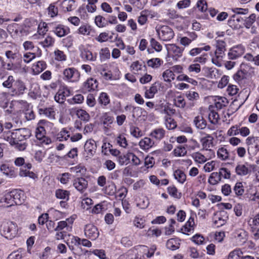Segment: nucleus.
<instances>
[{
  "mask_svg": "<svg viewBox=\"0 0 259 259\" xmlns=\"http://www.w3.org/2000/svg\"><path fill=\"white\" fill-rule=\"evenodd\" d=\"M30 131L26 128L16 129L14 131H5L3 135V138L8 142L12 146L19 151L24 150L27 146L24 141L29 138Z\"/></svg>",
  "mask_w": 259,
  "mask_h": 259,
  "instance_id": "f257e3e1",
  "label": "nucleus"
},
{
  "mask_svg": "<svg viewBox=\"0 0 259 259\" xmlns=\"http://www.w3.org/2000/svg\"><path fill=\"white\" fill-rule=\"evenodd\" d=\"M0 231L2 235L7 239H12L17 234V226L13 222L5 221L1 225Z\"/></svg>",
  "mask_w": 259,
  "mask_h": 259,
  "instance_id": "f03ea898",
  "label": "nucleus"
},
{
  "mask_svg": "<svg viewBox=\"0 0 259 259\" xmlns=\"http://www.w3.org/2000/svg\"><path fill=\"white\" fill-rule=\"evenodd\" d=\"M159 37L163 41H169L174 36L172 29L169 26L163 25L156 29Z\"/></svg>",
  "mask_w": 259,
  "mask_h": 259,
  "instance_id": "7ed1b4c3",
  "label": "nucleus"
},
{
  "mask_svg": "<svg viewBox=\"0 0 259 259\" xmlns=\"http://www.w3.org/2000/svg\"><path fill=\"white\" fill-rule=\"evenodd\" d=\"M81 58L85 61L94 62L97 60V54L92 53L86 46L80 45L78 47Z\"/></svg>",
  "mask_w": 259,
  "mask_h": 259,
  "instance_id": "20e7f679",
  "label": "nucleus"
},
{
  "mask_svg": "<svg viewBox=\"0 0 259 259\" xmlns=\"http://www.w3.org/2000/svg\"><path fill=\"white\" fill-rule=\"evenodd\" d=\"M18 66L14 62L9 61L6 63L0 56V79H3L8 74L7 71L14 70Z\"/></svg>",
  "mask_w": 259,
  "mask_h": 259,
  "instance_id": "39448f33",
  "label": "nucleus"
},
{
  "mask_svg": "<svg viewBox=\"0 0 259 259\" xmlns=\"http://www.w3.org/2000/svg\"><path fill=\"white\" fill-rule=\"evenodd\" d=\"M71 95H72V92L70 89L66 85H63L60 88L55 95L54 99L57 102L62 104L64 102L66 98Z\"/></svg>",
  "mask_w": 259,
  "mask_h": 259,
  "instance_id": "423d86ee",
  "label": "nucleus"
},
{
  "mask_svg": "<svg viewBox=\"0 0 259 259\" xmlns=\"http://www.w3.org/2000/svg\"><path fill=\"white\" fill-rule=\"evenodd\" d=\"M258 138L248 137L246 139V144L248 146L247 151L249 154H255L258 150Z\"/></svg>",
  "mask_w": 259,
  "mask_h": 259,
  "instance_id": "0eeeda50",
  "label": "nucleus"
},
{
  "mask_svg": "<svg viewBox=\"0 0 259 259\" xmlns=\"http://www.w3.org/2000/svg\"><path fill=\"white\" fill-rule=\"evenodd\" d=\"M245 48L242 45L234 46L231 48L228 53L229 59L235 60L240 57L245 52Z\"/></svg>",
  "mask_w": 259,
  "mask_h": 259,
  "instance_id": "6e6552de",
  "label": "nucleus"
},
{
  "mask_svg": "<svg viewBox=\"0 0 259 259\" xmlns=\"http://www.w3.org/2000/svg\"><path fill=\"white\" fill-rule=\"evenodd\" d=\"M64 79L71 82H74L79 79L80 75L78 71L74 68H68L63 71Z\"/></svg>",
  "mask_w": 259,
  "mask_h": 259,
  "instance_id": "1a4fd4ad",
  "label": "nucleus"
},
{
  "mask_svg": "<svg viewBox=\"0 0 259 259\" xmlns=\"http://www.w3.org/2000/svg\"><path fill=\"white\" fill-rule=\"evenodd\" d=\"M184 48L180 47L175 44H170L167 48L168 53L174 60H177L182 56Z\"/></svg>",
  "mask_w": 259,
  "mask_h": 259,
  "instance_id": "9d476101",
  "label": "nucleus"
},
{
  "mask_svg": "<svg viewBox=\"0 0 259 259\" xmlns=\"http://www.w3.org/2000/svg\"><path fill=\"white\" fill-rule=\"evenodd\" d=\"M84 232L85 236L93 240L97 238L99 235L97 228L92 224L85 225Z\"/></svg>",
  "mask_w": 259,
  "mask_h": 259,
  "instance_id": "9b49d317",
  "label": "nucleus"
},
{
  "mask_svg": "<svg viewBox=\"0 0 259 259\" xmlns=\"http://www.w3.org/2000/svg\"><path fill=\"white\" fill-rule=\"evenodd\" d=\"M98 85V81L93 78H88L83 83L81 89L84 93L95 91Z\"/></svg>",
  "mask_w": 259,
  "mask_h": 259,
  "instance_id": "f8f14e48",
  "label": "nucleus"
},
{
  "mask_svg": "<svg viewBox=\"0 0 259 259\" xmlns=\"http://www.w3.org/2000/svg\"><path fill=\"white\" fill-rule=\"evenodd\" d=\"M73 185L80 193H83L88 186V181L83 178H77L74 180Z\"/></svg>",
  "mask_w": 259,
  "mask_h": 259,
  "instance_id": "ddd939ff",
  "label": "nucleus"
},
{
  "mask_svg": "<svg viewBox=\"0 0 259 259\" xmlns=\"http://www.w3.org/2000/svg\"><path fill=\"white\" fill-rule=\"evenodd\" d=\"M70 114L72 116L75 114L81 120L87 122L90 119V116L85 110L81 109L73 108L70 110Z\"/></svg>",
  "mask_w": 259,
  "mask_h": 259,
  "instance_id": "4468645a",
  "label": "nucleus"
},
{
  "mask_svg": "<svg viewBox=\"0 0 259 259\" xmlns=\"http://www.w3.org/2000/svg\"><path fill=\"white\" fill-rule=\"evenodd\" d=\"M53 32L58 37H63L70 32V29L68 26L62 24H58L53 27Z\"/></svg>",
  "mask_w": 259,
  "mask_h": 259,
  "instance_id": "2eb2a0df",
  "label": "nucleus"
},
{
  "mask_svg": "<svg viewBox=\"0 0 259 259\" xmlns=\"http://www.w3.org/2000/svg\"><path fill=\"white\" fill-rule=\"evenodd\" d=\"M216 41V50L215 51V55L217 58L222 59L225 55V51H226V42L222 40L217 39Z\"/></svg>",
  "mask_w": 259,
  "mask_h": 259,
  "instance_id": "dca6fc26",
  "label": "nucleus"
},
{
  "mask_svg": "<svg viewBox=\"0 0 259 259\" xmlns=\"http://www.w3.org/2000/svg\"><path fill=\"white\" fill-rule=\"evenodd\" d=\"M0 170L7 177L13 178L17 176V172L15 167L10 166L7 164H3L1 166Z\"/></svg>",
  "mask_w": 259,
  "mask_h": 259,
  "instance_id": "f3484780",
  "label": "nucleus"
},
{
  "mask_svg": "<svg viewBox=\"0 0 259 259\" xmlns=\"http://www.w3.org/2000/svg\"><path fill=\"white\" fill-rule=\"evenodd\" d=\"M13 200L15 205H20L24 201L23 192L20 190L15 189L11 191Z\"/></svg>",
  "mask_w": 259,
  "mask_h": 259,
  "instance_id": "a211bd4d",
  "label": "nucleus"
},
{
  "mask_svg": "<svg viewBox=\"0 0 259 259\" xmlns=\"http://www.w3.org/2000/svg\"><path fill=\"white\" fill-rule=\"evenodd\" d=\"M26 89L24 83L21 80H17L15 83L14 87L12 88V95L19 96L22 95Z\"/></svg>",
  "mask_w": 259,
  "mask_h": 259,
  "instance_id": "6ab92c4d",
  "label": "nucleus"
},
{
  "mask_svg": "<svg viewBox=\"0 0 259 259\" xmlns=\"http://www.w3.org/2000/svg\"><path fill=\"white\" fill-rule=\"evenodd\" d=\"M5 55L9 61L14 62L18 65H21L22 60L21 55L19 53H14L12 51H7Z\"/></svg>",
  "mask_w": 259,
  "mask_h": 259,
  "instance_id": "aec40b11",
  "label": "nucleus"
},
{
  "mask_svg": "<svg viewBox=\"0 0 259 259\" xmlns=\"http://www.w3.org/2000/svg\"><path fill=\"white\" fill-rule=\"evenodd\" d=\"M248 166H249L250 167L254 166V165H249L247 163H246V164H238L235 168V171L237 175L240 176H244L248 174H249L251 172V170L249 168Z\"/></svg>",
  "mask_w": 259,
  "mask_h": 259,
  "instance_id": "412c9836",
  "label": "nucleus"
},
{
  "mask_svg": "<svg viewBox=\"0 0 259 259\" xmlns=\"http://www.w3.org/2000/svg\"><path fill=\"white\" fill-rule=\"evenodd\" d=\"M96 144L94 140H90L86 142L84 146L85 151L88 154V157H91L94 155L96 150Z\"/></svg>",
  "mask_w": 259,
  "mask_h": 259,
  "instance_id": "4be33fe9",
  "label": "nucleus"
},
{
  "mask_svg": "<svg viewBox=\"0 0 259 259\" xmlns=\"http://www.w3.org/2000/svg\"><path fill=\"white\" fill-rule=\"evenodd\" d=\"M38 112L40 115L45 116L50 119H54L55 112L52 107L41 108L38 107Z\"/></svg>",
  "mask_w": 259,
  "mask_h": 259,
  "instance_id": "5701e85b",
  "label": "nucleus"
},
{
  "mask_svg": "<svg viewBox=\"0 0 259 259\" xmlns=\"http://www.w3.org/2000/svg\"><path fill=\"white\" fill-rule=\"evenodd\" d=\"M165 131L163 128H157L153 130L151 133L150 136L156 140L160 141L165 136Z\"/></svg>",
  "mask_w": 259,
  "mask_h": 259,
  "instance_id": "b1692460",
  "label": "nucleus"
},
{
  "mask_svg": "<svg viewBox=\"0 0 259 259\" xmlns=\"http://www.w3.org/2000/svg\"><path fill=\"white\" fill-rule=\"evenodd\" d=\"M160 84L158 82H155L151 85L149 89L146 90L145 93L146 98L150 99L154 97L155 94L158 91V88Z\"/></svg>",
  "mask_w": 259,
  "mask_h": 259,
  "instance_id": "393cba45",
  "label": "nucleus"
},
{
  "mask_svg": "<svg viewBox=\"0 0 259 259\" xmlns=\"http://www.w3.org/2000/svg\"><path fill=\"white\" fill-rule=\"evenodd\" d=\"M154 142L150 138L145 137L139 142V146L143 150H148L154 145Z\"/></svg>",
  "mask_w": 259,
  "mask_h": 259,
  "instance_id": "a878e982",
  "label": "nucleus"
},
{
  "mask_svg": "<svg viewBox=\"0 0 259 259\" xmlns=\"http://www.w3.org/2000/svg\"><path fill=\"white\" fill-rule=\"evenodd\" d=\"M194 219L190 218L186 223L185 225L182 228L181 231L183 234L189 235L188 232H191L194 230Z\"/></svg>",
  "mask_w": 259,
  "mask_h": 259,
  "instance_id": "bb28decb",
  "label": "nucleus"
},
{
  "mask_svg": "<svg viewBox=\"0 0 259 259\" xmlns=\"http://www.w3.org/2000/svg\"><path fill=\"white\" fill-rule=\"evenodd\" d=\"M193 122L196 127L199 129H204L207 125L206 121L202 115L196 116Z\"/></svg>",
  "mask_w": 259,
  "mask_h": 259,
  "instance_id": "cd10ccee",
  "label": "nucleus"
},
{
  "mask_svg": "<svg viewBox=\"0 0 259 259\" xmlns=\"http://www.w3.org/2000/svg\"><path fill=\"white\" fill-rule=\"evenodd\" d=\"M228 103V100L225 97L217 96L214 99V105L217 109H222L226 107Z\"/></svg>",
  "mask_w": 259,
  "mask_h": 259,
  "instance_id": "c85d7f7f",
  "label": "nucleus"
},
{
  "mask_svg": "<svg viewBox=\"0 0 259 259\" xmlns=\"http://www.w3.org/2000/svg\"><path fill=\"white\" fill-rule=\"evenodd\" d=\"M131 68L134 73H138L139 71L146 70V66L138 61L133 62L131 66Z\"/></svg>",
  "mask_w": 259,
  "mask_h": 259,
  "instance_id": "c756f323",
  "label": "nucleus"
},
{
  "mask_svg": "<svg viewBox=\"0 0 259 259\" xmlns=\"http://www.w3.org/2000/svg\"><path fill=\"white\" fill-rule=\"evenodd\" d=\"M247 72L245 69L238 70L234 75L233 79L237 82L242 81L246 77Z\"/></svg>",
  "mask_w": 259,
  "mask_h": 259,
  "instance_id": "7c9ffc66",
  "label": "nucleus"
},
{
  "mask_svg": "<svg viewBox=\"0 0 259 259\" xmlns=\"http://www.w3.org/2000/svg\"><path fill=\"white\" fill-rule=\"evenodd\" d=\"M70 195L69 191L63 189H57L55 192L56 197L60 199H64L66 201L69 200Z\"/></svg>",
  "mask_w": 259,
  "mask_h": 259,
  "instance_id": "2f4dec72",
  "label": "nucleus"
},
{
  "mask_svg": "<svg viewBox=\"0 0 259 259\" xmlns=\"http://www.w3.org/2000/svg\"><path fill=\"white\" fill-rule=\"evenodd\" d=\"M1 202L6 203L4 204V206L6 207H9L14 205L15 204L13 200L11 191L6 194L4 197L1 199Z\"/></svg>",
  "mask_w": 259,
  "mask_h": 259,
  "instance_id": "473e14b6",
  "label": "nucleus"
},
{
  "mask_svg": "<svg viewBox=\"0 0 259 259\" xmlns=\"http://www.w3.org/2000/svg\"><path fill=\"white\" fill-rule=\"evenodd\" d=\"M163 63V60L158 58L151 59L148 60L147 62V65L152 68H158Z\"/></svg>",
  "mask_w": 259,
  "mask_h": 259,
  "instance_id": "72a5a7b5",
  "label": "nucleus"
},
{
  "mask_svg": "<svg viewBox=\"0 0 259 259\" xmlns=\"http://www.w3.org/2000/svg\"><path fill=\"white\" fill-rule=\"evenodd\" d=\"M174 176L175 179L181 184H183L186 181V175L182 170H176L174 172Z\"/></svg>",
  "mask_w": 259,
  "mask_h": 259,
  "instance_id": "f704fd0d",
  "label": "nucleus"
},
{
  "mask_svg": "<svg viewBox=\"0 0 259 259\" xmlns=\"http://www.w3.org/2000/svg\"><path fill=\"white\" fill-rule=\"evenodd\" d=\"M162 78L164 81L170 82L172 80L175 79V75L170 69H166L162 73Z\"/></svg>",
  "mask_w": 259,
  "mask_h": 259,
  "instance_id": "c9c22d12",
  "label": "nucleus"
},
{
  "mask_svg": "<svg viewBox=\"0 0 259 259\" xmlns=\"http://www.w3.org/2000/svg\"><path fill=\"white\" fill-rule=\"evenodd\" d=\"M132 117L134 118H139L141 117L142 115H146L147 113L146 111L138 106H134L132 110Z\"/></svg>",
  "mask_w": 259,
  "mask_h": 259,
  "instance_id": "e433bc0d",
  "label": "nucleus"
},
{
  "mask_svg": "<svg viewBox=\"0 0 259 259\" xmlns=\"http://www.w3.org/2000/svg\"><path fill=\"white\" fill-rule=\"evenodd\" d=\"M54 43L55 38L50 35H48L43 40L39 42V44L44 48L51 47L53 46Z\"/></svg>",
  "mask_w": 259,
  "mask_h": 259,
  "instance_id": "4c0bfd02",
  "label": "nucleus"
},
{
  "mask_svg": "<svg viewBox=\"0 0 259 259\" xmlns=\"http://www.w3.org/2000/svg\"><path fill=\"white\" fill-rule=\"evenodd\" d=\"M78 149L77 148H73L71 149L66 154L62 157L58 156V158L62 160H68V159H73L76 157L78 155Z\"/></svg>",
  "mask_w": 259,
  "mask_h": 259,
  "instance_id": "58836bf2",
  "label": "nucleus"
},
{
  "mask_svg": "<svg viewBox=\"0 0 259 259\" xmlns=\"http://www.w3.org/2000/svg\"><path fill=\"white\" fill-rule=\"evenodd\" d=\"M98 102L102 106H106L110 103V100L106 93L102 92L99 95Z\"/></svg>",
  "mask_w": 259,
  "mask_h": 259,
  "instance_id": "ea45409f",
  "label": "nucleus"
},
{
  "mask_svg": "<svg viewBox=\"0 0 259 259\" xmlns=\"http://www.w3.org/2000/svg\"><path fill=\"white\" fill-rule=\"evenodd\" d=\"M166 247L171 250H175L180 247V244L175 238H171L166 242Z\"/></svg>",
  "mask_w": 259,
  "mask_h": 259,
  "instance_id": "a19ab883",
  "label": "nucleus"
},
{
  "mask_svg": "<svg viewBox=\"0 0 259 259\" xmlns=\"http://www.w3.org/2000/svg\"><path fill=\"white\" fill-rule=\"evenodd\" d=\"M221 181L220 176L218 172H213L210 174L208 182L211 185H215Z\"/></svg>",
  "mask_w": 259,
  "mask_h": 259,
  "instance_id": "79ce46f5",
  "label": "nucleus"
},
{
  "mask_svg": "<svg viewBox=\"0 0 259 259\" xmlns=\"http://www.w3.org/2000/svg\"><path fill=\"white\" fill-rule=\"evenodd\" d=\"M118 162L119 165H127L130 163V152L119 155Z\"/></svg>",
  "mask_w": 259,
  "mask_h": 259,
  "instance_id": "37998d69",
  "label": "nucleus"
},
{
  "mask_svg": "<svg viewBox=\"0 0 259 259\" xmlns=\"http://www.w3.org/2000/svg\"><path fill=\"white\" fill-rule=\"evenodd\" d=\"M100 59L101 62L105 61L110 58V52L108 48H102L99 52Z\"/></svg>",
  "mask_w": 259,
  "mask_h": 259,
  "instance_id": "c03bdc74",
  "label": "nucleus"
},
{
  "mask_svg": "<svg viewBox=\"0 0 259 259\" xmlns=\"http://www.w3.org/2000/svg\"><path fill=\"white\" fill-rule=\"evenodd\" d=\"M47 67V64L44 61H39L34 66L33 71L38 74L44 71Z\"/></svg>",
  "mask_w": 259,
  "mask_h": 259,
  "instance_id": "a18cd8bd",
  "label": "nucleus"
},
{
  "mask_svg": "<svg viewBox=\"0 0 259 259\" xmlns=\"http://www.w3.org/2000/svg\"><path fill=\"white\" fill-rule=\"evenodd\" d=\"M96 24L99 27H104L108 25V20L102 16L98 15L95 17Z\"/></svg>",
  "mask_w": 259,
  "mask_h": 259,
  "instance_id": "49530a36",
  "label": "nucleus"
},
{
  "mask_svg": "<svg viewBox=\"0 0 259 259\" xmlns=\"http://www.w3.org/2000/svg\"><path fill=\"white\" fill-rule=\"evenodd\" d=\"M213 138L210 135H207L206 137L201 139V142L204 148L207 149L212 144Z\"/></svg>",
  "mask_w": 259,
  "mask_h": 259,
  "instance_id": "de8ad7c7",
  "label": "nucleus"
},
{
  "mask_svg": "<svg viewBox=\"0 0 259 259\" xmlns=\"http://www.w3.org/2000/svg\"><path fill=\"white\" fill-rule=\"evenodd\" d=\"M55 60L57 61H65L66 60L67 56L63 51L57 49L54 52Z\"/></svg>",
  "mask_w": 259,
  "mask_h": 259,
  "instance_id": "09e8293b",
  "label": "nucleus"
},
{
  "mask_svg": "<svg viewBox=\"0 0 259 259\" xmlns=\"http://www.w3.org/2000/svg\"><path fill=\"white\" fill-rule=\"evenodd\" d=\"M209 76L211 79H217L222 75L221 71L215 68H209L208 69Z\"/></svg>",
  "mask_w": 259,
  "mask_h": 259,
  "instance_id": "8fccbe9b",
  "label": "nucleus"
},
{
  "mask_svg": "<svg viewBox=\"0 0 259 259\" xmlns=\"http://www.w3.org/2000/svg\"><path fill=\"white\" fill-rule=\"evenodd\" d=\"M208 118L210 122L213 124H217L220 119L218 113L214 110L210 111Z\"/></svg>",
  "mask_w": 259,
  "mask_h": 259,
  "instance_id": "3c124183",
  "label": "nucleus"
},
{
  "mask_svg": "<svg viewBox=\"0 0 259 259\" xmlns=\"http://www.w3.org/2000/svg\"><path fill=\"white\" fill-rule=\"evenodd\" d=\"M233 190L237 196H241L244 192V190L242 183L241 182H237L236 183Z\"/></svg>",
  "mask_w": 259,
  "mask_h": 259,
  "instance_id": "603ef678",
  "label": "nucleus"
},
{
  "mask_svg": "<svg viewBox=\"0 0 259 259\" xmlns=\"http://www.w3.org/2000/svg\"><path fill=\"white\" fill-rule=\"evenodd\" d=\"M242 254L243 252L240 249H236L229 253L228 259H240Z\"/></svg>",
  "mask_w": 259,
  "mask_h": 259,
  "instance_id": "864d4df0",
  "label": "nucleus"
},
{
  "mask_svg": "<svg viewBox=\"0 0 259 259\" xmlns=\"http://www.w3.org/2000/svg\"><path fill=\"white\" fill-rule=\"evenodd\" d=\"M165 124L166 125V128L169 130H174L175 129L177 126V122L175 120L171 118L170 117H165Z\"/></svg>",
  "mask_w": 259,
  "mask_h": 259,
  "instance_id": "5fc2aeb1",
  "label": "nucleus"
},
{
  "mask_svg": "<svg viewBox=\"0 0 259 259\" xmlns=\"http://www.w3.org/2000/svg\"><path fill=\"white\" fill-rule=\"evenodd\" d=\"M217 155L218 157L222 160H226L228 158L229 154L226 148L222 147L218 149Z\"/></svg>",
  "mask_w": 259,
  "mask_h": 259,
  "instance_id": "6e6d98bb",
  "label": "nucleus"
},
{
  "mask_svg": "<svg viewBox=\"0 0 259 259\" xmlns=\"http://www.w3.org/2000/svg\"><path fill=\"white\" fill-rule=\"evenodd\" d=\"M218 173L219 176H220L221 180H222V178L229 179L231 177L230 171L226 167L220 168Z\"/></svg>",
  "mask_w": 259,
  "mask_h": 259,
  "instance_id": "4d7b16f0",
  "label": "nucleus"
},
{
  "mask_svg": "<svg viewBox=\"0 0 259 259\" xmlns=\"http://www.w3.org/2000/svg\"><path fill=\"white\" fill-rule=\"evenodd\" d=\"M70 137L69 132L65 128H63L57 135V139L60 141H66Z\"/></svg>",
  "mask_w": 259,
  "mask_h": 259,
  "instance_id": "13d9d810",
  "label": "nucleus"
},
{
  "mask_svg": "<svg viewBox=\"0 0 259 259\" xmlns=\"http://www.w3.org/2000/svg\"><path fill=\"white\" fill-rule=\"evenodd\" d=\"M173 153L175 156H184L187 154V150L184 147L180 146H178L174 150Z\"/></svg>",
  "mask_w": 259,
  "mask_h": 259,
  "instance_id": "bf43d9fd",
  "label": "nucleus"
},
{
  "mask_svg": "<svg viewBox=\"0 0 259 259\" xmlns=\"http://www.w3.org/2000/svg\"><path fill=\"white\" fill-rule=\"evenodd\" d=\"M256 15L254 14H251L244 20V25L246 28H249L255 22Z\"/></svg>",
  "mask_w": 259,
  "mask_h": 259,
  "instance_id": "052dcab7",
  "label": "nucleus"
},
{
  "mask_svg": "<svg viewBox=\"0 0 259 259\" xmlns=\"http://www.w3.org/2000/svg\"><path fill=\"white\" fill-rule=\"evenodd\" d=\"M239 124L232 126L227 131V135L228 136H235L239 134Z\"/></svg>",
  "mask_w": 259,
  "mask_h": 259,
  "instance_id": "680f3d73",
  "label": "nucleus"
},
{
  "mask_svg": "<svg viewBox=\"0 0 259 259\" xmlns=\"http://www.w3.org/2000/svg\"><path fill=\"white\" fill-rule=\"evenodd\" d=\"M103 124L109 126L114 121V117L108 113H105L102 116Z\"/></svg>",
  "mask_w": 259,
  "mask_h": 259,
  "instance_id": "e2e57ef3",
  "label": "nucleus"
},
{
  "mask_svg": "<svg viewBox=\"0 0 259 259\" xmlns=\"http://www.w3.org/2000/svg\"><path fill=\"white\" fill-rule=\"evenodd\" d=\"M59 179L61 183L67 184L71 178V174L69 172H65L59 175Z\"/></svg>",
  "mask_w": 259,
  "mask_h": 259,
  "instance_id": "0e129e2a",
  "label": "nucleus"
},
{
  "mask_svg": "<svg viewBox=\"0 0 259 259\" xmlns=\"http://www.w3.org/2000/svg\"><path fill=\"white\" fill-rule=\"evenodd\" d=\"M84 100L83 96L81 94H77L72 98L69 99L67 101L70 104H80Z\"/></svg>",
  "mask_w": 259,
  "mask_h": 259,
  "instance_id": "69168bd1",
  "label": "nucleus"
},
{
  "mask_svg": "<svg viewBox=\"0 0 259 259\" xmlns=\"http://www.w3.org/2000/svg\"><path fill=\"white\" fill-rule=\"evenodd\" d=\"M185 96L190 101L197 100L199 98V95L198 93L192 91H188L186 92Z\"/></svg>",
  "mask_w": 259,
  "mask_h": 259,
  "instance_id": "338daca9",
  "label": "nucleus"
},
{
  "mask_svg": "<svg viewBox=\"0 0 259 259\" xmlns=\"http://www.w3.org/2000/svg\"><path fill=\"white\" fill-rule=\"evenodd\" d=\"M151 47L154 49L156 52H160L162 50V46L155 38H151L150 40Z\"/></svg>",
  "mask_w": 259,
  "mask_h": 259,
  "instance_id": "774afa93",
  "label": "nucleus"
}]
</instances>
